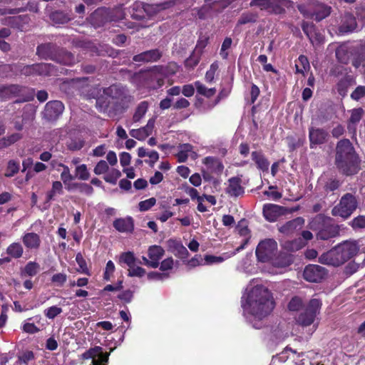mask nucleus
Segmentation results:
<instances>
[{"mask_svg":"<svg viewBox=\"0 0 365 365\" xmlns=\"http://www.w3.org/2000/svg\"><path fill=\"white\" fill-rule=\"evenodd\" d=\"M356 25L354 16L349 13L345 14L342 16L339 31L341 34L352 32L356 29Z\"/></svg>","mask_w":365,"mask_h":365,"instance_id":"obj_20","label":"nucleus"},{"mask_svg":"<svg viewBox=\"0 0 365 365\" xmlns=\"http://www.w3.org/2000/svg\"><path fill=\"white\" fill-rule=\"evenodd\" d=\"M145 274V269L135 264L128 269L129 277H142Z\"/></svg>","mask_w":365,"mask_h":365,"instance_id":"obj_62","label":"nucleus"},{"mask_svg":"<svg viewBox=\"0 0 365 365\" xmlns=\"http://www.w3.org/2000/svg\"><path fill=\"white\" fill-rule=\"evenodd\" d=\"M84 145V141L81 138H71L66 143V146L71 151L81 150Z\"/></svg>","mask_w":365,"mask_h":365,"instance_id":"obj_50","label":"nucleus"},{"mask_svg":"<svg viewBox=\"0 0 365 365\" xmlns=\"http://www.w3.org/2000/svg\"><path fill=\"white\" fill-rule=\"evenodd\" d=\"M364 96H365V86H359L358 87L356 88V89L351 94V98L355 101H359Z\"/></svg>","mask_w":365,"mask_h":365,"instance_id":"obj_64","label":"nucleus"},{"mask_svg":"<svg viewBox=\"0 0 365 365\" xmlns=\"http://www.w3.org/2000/svg\"><path fill=\"white\" fill-rule=\"evenodd\" d=\"M304 224V220L302 217H297L292 220L287 222L284 225L279 227V231L286 235H290L295 231L300 230Z\"/></svg>","mask_w":365,"mask_h":365,"instance_id":"obj_18","label":"nucleus"},{"mask_svg":"<svg viewBox=\"0 0 365 365\" xmlns=\"http://www.w3.org/2000/svg\"><path fill=\"white\" fill-rule=\"evenodd\" d=\"M359 163L351 142L347 139L340 140L336 145L335 159L339 170L346 175H355L360 170Z\"/></svg>","mask_w":365,"mask_h":365,"instance_id":"obj_2","label":"nucleus"},{"mask_svg":"<svg viewBox=\"0 0 365 365\" xmlns=\"http://www.w3.org/2000/svg\"><path fill=\"white\" fill-rule=\"evenodd\" d=\"M200 58L201 54L193 51L191 55L185 61V67L188 68H193L198 64Z\"/></svg>","mask_w":365,"mask_h":365,"instance_id":"obj_48","label":"nucleus"},{"mask_svg":"<svg viewBox=\"0 0 365 365\" xmlns=\"http://www.w3.org/2000/svg\"><path fill=\"white\" fill-rule=\"evenodd\" d=\"M339 230L335 225H326L317 233V237L319 240H327L336 237Z\"/></svg>","mask_w":365,"mask_h":365,"instance_id":"obj_27","label":"nucleus"},{"mask_svg":"<svg viewBox=\"0 0 365 365\" xmlns=\"http://www.w3.org/2000/svg\"><path fill=\"white\" fill-rule=\"evenodd\" d=\"M75 178L81 180H87L90 178V173L85 164L77 165L75 169Z\"/></svg>","mask_w":365,"mask_h":365,"instance_id":"obj_42","label":"nucleus"},{"mask_svg":"<svg viewBox=\"0 0 365 365\" xmlns=\"http://www.w3.org/2000/svg\"><path fill=\"white\" fill-rule=\"evenodd\" d=\"M149 107V104L147 101L140 102L133 116V120L134 122H138L141 120V118L145 115L148 111Z\"/></svg>","mask_w":365,"mask_h":365,"instance_id":"obj_40","label":"nucleus"},{"mask_svg":"<svg viewBox=\"0 0 365 365\" xmlns=\"http://www.w3.org/2000/svg\"><path fill=\"white\" fill-rule=\"evenodd\" d=\"M319 262L324 264L331 265L334 267L344 264L342 259L340 257L339 251L336 247L324 253L319 257Z\"/></svg>","mask_w":365,"mask_h":365,"instance_id":"obj_13","label":"nucleus"},{"mask_svg":"<svg viewBox=\"0 0 365 365\" xmlns=\"http://www.w3.org/2000/svg\"><path fill=\"white\" fill-rule=\"evenodd\" d=\"M58 166L63 168V171L61 173V180L65 185H67L74 179V177L71 174L70 169L67 165L59 163Z\"/></svg>","mask_w":365,"mask_h":365,"instance_id":"obj_49","label":"nucleus"},{"mask_svg":"<svg viewBox=\"0 0 365 365\" xmlns=\"http://www.w3.org/2000/svg\"><path fill=\"white\" fill-rule=\"evenodd\" d=\"M52 20L56 23L60 24H63L68 22L71 20V18L66 14L57 11L52 14L51 16Z\"/></svg>","mask_w":365,"mask_h":365,"instance_id":"obj_55","label":"nucleus"},{"mask_svg":"<svg viewBox=\"0 0 365 365\" xmlns=\"http://www.w3.org/2000/svg\"><path fill=\"white\" fill-rule=\"evenodd\" d=\"M54 61L61 64L71 66L76 61V58L71 52L61 49L56 52Z\"/></svg>","mask_w":365,"mask_h":365,"instance_id":"obj_28","label":"nucleus"},{"mask_svg":"<svg viewBox=\"0 0 365 365\" xmlns=\"http://www.w3.org/2000/svg\"><path fill=\"white\" fill-rule=\"evenodd\" d=\"M298 9L307 18L319 21L327 17L331 13V7L317 2L310 3L308 8L305 5H299Z\"/></svg>","mask_w":365,"mask_h":365,"instance_id":"obj_4","label":"nucleus"},{"mask_svg":"<svg viewBox=\"0 0 365 365\" xmlns=\"http://www.w3.org/2000/svg\"><path fill=\"white\" fill-rule=\"evenodd\" d=\"M138 155L140 158H144L145 156L149 157L151 165H153L159 159V154L157 151L148 150V149L143 147L138 149Z\"/></svg>","mask_w":365,"mask_h":365,"instance_id":"obj_39","label":"nucleus"},{"mask_svg":"<svg viewBox=\"0 0 365 365\" xmlns=\"http://www.w3.org/2000/svg\"><path fill=\"white\" fill-rule=\"evenodd\" d=\"M109 171V167L105 160H100L94 167L93 172L96 175H100Z\"/></svg>","mask_w":365,"mask_h":365,"instance_id":"obj_58","label":"nucleus"},{"mask_svg":"<svg viewBox=\"0 0 365 365\" xmlns=\"http://www.w3.org/2000/svg\"><path fill=\"white\" fill-rule=\"evenodd\" d=\"M327 275L325 268L317 264H309L304 270V278L311 282H318Z\"/></svg>","mask_w":365,"mask_h":365,"instance_id":"obj_7","label":"nucleus"},{"mask_svg":"<svg viewBox=\"0 0 365 365\" xmlns=\"http://www.w3.org/2000/svg\"><path fill=\"white\" fill-rule=\"evenodd\" d=\"M37 54L42 58L54 61L56 46L52 43L41 44L37 47Z\"/></svg>","mask_w":365,"mask_h":365,"instance_id":"obj_26","label":"nucleus"},{"mask_svg":"<svg viewBox=\"0 0 365 365\" xmlns=\"http://www.w3.org/2000/svg\"><path fill=\"white\" fill-rule=\"evenodd\" d=\"M277 243L274 239H264L260 241L256 248V256L262 262L273 260L277 254Z\"/></svg>","mask_w":365,"mask_h":365,"instance_id":"obj_5","label":"nucleus"},{"mask_svg":"<svg viewBox=\"0 0 365 365\" xmlns=\"http://www.w3.org/2000/svg\"><path fill=\"white\" fill-rule=\"evenodd\" d=\"M113 227L120 232H131L134 229L132 217L118 218L113 222Z\"/></svg>","mask_w":365,"mask_h":365,"instance_id":"obj_24","label":"nucleus"},{"mask_svg":"<svg viewBox=\"0 0 365 365\" xmlns=\"http://www.w3.org/2000/svg\"><path fill=\"white\" fill-rule=\"evenodd\" d=\"M162 54L158 49H153L135 55L133 61L135 62H151L156 61L161 57Z\"/></svg>","mask_w":365,"mask_h":365,"instance_id":"obj_23","label":"nucleus"},{"mask_svg":"<svg viewBox=\"0 0 365 365\" xmlns=\"http://www.w3.org/2000/svg\"><path fill=\"white\" fill-rule=\"evenodd\" d=\"M6 253L11 259H19L23 255L24 248L20 243L13 242L6 248Z\"/></svg>","mask_w":365,"mask_h":365,"instance_id":"obj_33","label":"nucleus"},{"mask_svg":"<svg viewBox=\"0 0 365 365\" xmlns=\"http://www.w3.org/2000/svg\"><path fill=\"white\" fill-rule=\"evenodd\" d=\"M309 68L308 59L304 56H300L296 63V69L298 73H303L304 70Z\"/></svg>","mask_w":365,"mask_h":365,"instance_id":"obj_56","label":"nucleus"},{"mask_svg":"<svg viewBox=\"0 0 365 365\" xmlns=\"http://www.w3.org/2000/svg\"><path fill=\"white\" fill-rule=\"evenodd\" d=\"M302 29L312 43H321L322 41V36L319 33L316 32L315 27L313 24L304 23Z\"/></svg>","mask_w":365,"mask_h":365,"instance_id":"obj_30","label":"nucleus"},{"mask_svg":"<svg viewBox=\"0 0 365 365\" xmlns=\"http://www.w3.org/2000/svg\"><path fill=\"white\" fill-rule=\"evenodd\" d=\"M336 247L344 263L353 257L359 250L357 243L355 241L350 240L344 241Z\"/></svg>","mask_w":365,"mask_h":365,"instance_id":"obj_8","label":"nucleus"},{"mask_svg":"<svg viewBox=\"0 0 365 365\" xmlns=\"http://www.w3.org/2000/svg\"><path fill=\"white\" fill-rule=\"evenodd\" d=\"M64 106L59 101H50L46 103L44 109V115L48 120L58 118L63 111Z\"/></svg>","mask_w":365,"mask_h":365,"instance_id":"obj_16","label":"nucleus"},{"mask_svg":"<svg viewBox=\"0 0 365 365\" xmlns=\"http://www.w3.org/2000/svg\"><path fill=\"white\" fill-rule=\"evenodd\" d=\"M204 163L207 168L211 172L215 173H222L224 167L222 163L214 157H207L204 159Z\"/></svg>","mask_w":365,"mask_h":365,"instance_id":"obj_31","label":"nucleus"},{"mask_svg":"<svg viewBox=\"0 0 365 365\" xmlns=\"http://www.w3.org/2000/svg\"><path fill=\"white\" fill-rule=\"evenodd\" d=\"M225 192L230 197H237L245 193V188L242 186V180L238 177H232L227 181Z\"/></svg>","mask_w":365,"mask_h":365,"instance_id":"obj_14","label":"nucleus"},{"mask_svg":"<svg viewBox=\"0 0 365 365\" xmlns=\"http://www.w3.org/2000/svg\"><path fill=\"white\" fill-rule=\"evenodd\" d=\"M290 1L288 0H271L269 12L282 14L285 7H289Z\"/></svg>","mask_w":365,"mask_h":365,"instance_id":"obj_36","label":"nucleus"},{"mask_svg":"<svg viewBox=\"0 0 365 365\" xmlns=\"http://www.w3.org/2000/svg\"><path fill=\"white\" fill-rule=\"evenodd\" d=\"M34 360V353L31 351H26L18 355L17 360L13 365H33Z\"/></svg>","mask_w":365,"mask_h":365,"instance_id":"obj_35","label":"nucleus"},{"mask_svg":"<svg viewBox=\"0 0 365 365\" xmlns=\"http://www.w3.org/2000/svg\"><path fill=\"white\" fill-rule=\"evenodd\" d=\"M363 110L361 108L354 109L351 111L348 129L350 131H355V125L359 123L362 117Z\"/></svg>","mask_w":365,"mask_h":365,"instance_id":"obj_38","label":"nucleus"},{"mask_svg":"<svg viewBox=\"0 0 365 365\" xmlns=\"http://www.w3.org/2000/svg\"><path fill=\"white\" fill-rule=\"evenodd\" d=\"M327 137L328 133L325 130L319 128H310L309 129L310 148H314L317 145L324 143Z\"/></svg>","mask_w":365,"mask_h":365,"instance_id":"obj_12","label":"nucleus"},{"mask_svg":"<svg viewBox=\"0 0 365 365\" xmlns=\"http://www.w3.org/2000/svg\"><path fill=\"white\" fill-rule=\"evenodd\" d=\"M120 262L126 264L129 268L135 264V257L131 252H123L120 257Z\"/></svg>","mask_w":365,"mask_h":365,"instance_id":"obj_54","label":"nucleus"},{"mask_svg":"<svg viewBox=\"0 0 365 365\" xmlns=\"http://www.w3.org/2000/svg\"><path fill=\"white\" fill-rule=\"evenodd\" d=\"M303 305L302 300L299 297H294L289 301L288 304V308L290 311H298L299 310Z\"/></svg>","mask_w":365,"mask_h":365,"instance_id":"obj_60","label":"nucleus"},{"mask_svg":"<svg viewBox=\"0 0 365 365\" xmlns=\"http://www.w3.org/2000/svg\"><path fill=\"white\" fill-rule=\"evenodd\" d=\"M237 230L241 236L246 237L243 243L246 240H248V241L250 240V230L248 229L247 222L245 220H242L238 222Z\"/></svg>","mask_w":365,"mask_h":365,"instance_id":"obj_52","label":"nucleus"},{"mask_svg":"<svg viewBox=\"0 0 365 365\" xmlns=\"http://www.w3.org/2000/svg\"><path fill=\"white\" fill-rule=\"evenodd\" d=\"M40 269V265L36 262H28L24 270L22 271V275H27L29 277L35 276Z\"/></svg>","mask_w":365,"mask_h":365,"instance_id":"obj_44","label":"nucleus"},{"mask_svg":"<svg viewBox=\"0 0 365 365\" xmlns=\"http://www.w3.org/2000/svg\"><path fill=\"white\" fill-rule=\"evenodd\" d=\"M121 176V173L120 170L113 168L108 172V173L104 176L103 179L106 182H109L110 184L115 185L117 182V180Z\"/></svg>","mask_w":365,"mask_h":365,"instance_id":"obj_46","label":"nucleus"},{"mask_svg":"<svg viewBox=\"0 0 365 365\" xmlns=\"http://www.w3.org/2000/svg\"><path fill=\"white\" fill-rule=\"evenodd\" d=\"M51 71L50 64L40 63L24 66L20 69V72L24 76L48 75Z\"/></svg>","mask_w":365,"mask_h":365,"instance_id":"obj_15","label":"nucleus"},{"mask_svg":"<svg viewBox=\"0 0 365 365\" xmlns=\"http://www.w3.org/2000/svg\"><path fill=\"white\" fill-rule=\"evenodd\" d=\"M252 159L256 163L257 168L262 171H267L269 168V162L263 155V154L258 151L252 153Z\"/></svg>","mask_w":365,"mask_h":365,"instance_id":"obj_32","label":"nucleus"},{"mask_svg":"<svg viewBox=\"0 0 365 365\" xmlns=\"http://www.w3.org/2000/svg\"><path fill=\"white\" fill-rule=\"evenodd\" d=\"M28 17L26 16H17L8 17L5 19L2 20L4 24H8L14 27H17L19 29L23 28V24H26L28 22Z\"/></svg>","mask_w":365,"mask_h":365,"instance_id":"obj_34","label":"nucleus"},{"mask_svg":"<svg viewBox=\"0 0 365 365\" xmlns=\"http://www.w3.org/2000/svg\"><path fill=\"white\" fill-rule=\"evenodd\" d=\"M248 243V240H246L244 243H242L240 246L236 248L235 250L228 252H224L220 256H214L207 255L205 256V264L211 265L213 264H219L225 260L235 256L237 252L242 250L245 245Z\"/></svg>","mask_w":365,"mask_h":365,"instance_id":"obj_10","label":"nucleus"},{"mask_svg":"<svg viewBox=\"0 0 365 365\" xmlns=\"http://www.w3.org/2000/svg\"><path fill=\"white\" fill-rule=\"evenodd\" d=\"M20 170L19 163L14 160H11L9 161L7 168L5 173V176L8 178L13 177L15 174H16Z\"/></svg>","mask_w":365,"mask_h":365,"instance_id":"obj_45","label":"nucleus"},{"mask_svg":"<svg viewBox=\"0 0 365 365\" xmlns=\"http://www.w3.org/2000/svg\"><path fill=\"white\" fill-rule=\"evenodd\" d=\"M90 93L86 95L87 98L96 99V108L101 112H106L110 103V99L103 93L101 94V88L99 87H91L89 91Z\"/></svg>","mask_w":365,"mask_h":365,"instance_id":"obj_9","label":"nucleus"},{"mask_svg":"<svg viewBox=\"0 0 365 365\" xmlns=\"http://www.w3.org/2000/svg\"><path fill=\"white\" fill-rule=\"evenodd\" d=\"M22 87L16 84L1 86L0 87V98L3 101H8L21 95Z\"/></svg>","mask_w":365,"mask_h":365,"instance_id":"obj_17","label":"nucleus"},{"mask_svg":"<svg viewBox=\"0 0 365 365\" xmlns=\"http://www.w3.org/2000/svg\"><path fill=\"white\" fill-rule=\"evenodd\" d=\"M63 312L62 308L57 306H51L43 311V314L48 319H53L56 317L61 314Z\"/></svg>","mask_w":365,"mask_h":365,"instance_id":"obj_51","label":"nucleus"},{"mask_svg":"<svg viewBox=\"0 0 365 365\" xmlns=\"http://www.w3.org/2000/svg\"><path fill=\"white\" fill-rule=\"evenodd\" d=\"M76 261L79 267V268L77 269V272L81 274L91 275L89 269L87 267L86 262L81 253H78L76 255Z\"/></svg>","mask_w":365,"mask_h":365,"instance_id":"obj_47","label":"nucleus"},{"mask_svg":"<svg viewBox=\"0 0 365 365\" xmlns=\"http://www.w3.org/2000/svg\"><path fill=\"white\" fill-rule=\"evenodd\" d=\"M322 307V302L316 298L312 299L308 303L304 312L301 313L297 322L303 327L311 325L317 315L319 313Z\"/></svg>","mask_w":365,"mask_h":365,"instance_id":"obj_6","label":"nucleus"},{"mask_svg":"<svg viewBox=\"0 0 365 365\" xmlns=\"http://www.w3.org/2000/svg\"><path fill=\"white\" fill-rule=\"evenodd\" d=\"M127 10L130 17L133 19L140 20L145 17V11L144 3L142 1H135Z\"/></svg>","mask_w":365,"mask_h":365,"instance_id":"obj_25","label":"nucleus"},{"mask_svg":"<svg viewBox=\"0 0 365 365\" xmlns=\"http://www.w3.org/2000/svg\"><path fill=\"white\" fill-rule=\"evenodd\" d=\"M192 146L188 143L182 144L180 146V150L177 154L178 160L180 163L186 161L188 158V153L192 152Z\"/></svg>","mask_w":365,"mask_h":365,"instance_id":"obj_43","label":"nucleus"},{"mask_svg":"<svg viewBox=\"0 0 365 365\" xmlns=\"http://www.w3.org/2000/svg\"><path fill=\"white\" fill-rule=\"evenodd\" d=\"M195 86L196 88L197 92L199 94L202 95L207 98L213 96L216 93V89L215 88H207L200 81H195Z\"/></svg>","mask_w":365,"mask_h":365,"instance_id":"obj_41","label":"nucleus"},{"mask_svg":"<svg viewBox=\"0 0 365 365\" xmlns=\"http://www.w3.org/2000/svg\"><path fill=\"white\" fill-rule=\"evenodd\" d=\"M168 242L170 248L172 249V251L175 256L181 259L187 257L189 252L187 248L183 246L181 242L175 240H170Z\"/></svg>","mask_w":365,"mask_h":365,"instance_id":"obj_29","label":"nucleus"},{"mask_svg":"<svg viewBox=\"0 0 365 365\" xmlns=\"http://www.w3.org/2000/svg\"><path fill=\"white\" fill-rule=\"evenodd\" d=\"M354 229H362L365 227V215H359L350 222Z\"/></svg>","mask_w":365,"mask_h":365,"instance_id":"obj_63","label":"nucleus"},{"mask_svg":"<svg viewBox=\"0 0 365 365\" xmlns=\"http://www.w3.org/2000/svg\"><path fill=\"white\" fill-rule=\"evenodd\" d=\"M352 65L356 68L361 66L363 68L365 67V46H361L354 53Z\"/></svg>","mask_w":365,"mask_h":365,"instance_id":"obj_37","label":"nucleus"},{"mask_svg":"<svg viewBox=\"0 0 365 365\" xmlns=\"http://www.w3.org/2000/svg\"><path fill=\"white\" fill-rule=\"evenodd\" d=\"M24 246L29 250H38L41 245V239L35 232H26L21 237Z\"/></svg>","mask_w":365,"mask_h":365,"instance_id":"obj_22","label":"nucleus"},{"mask_svg":"<svg viewBox=\"0 0 365 365\" xmlns=\"http://www.w3.org/2000/svg\"><path fill=\"white\" fill-rule=\"evenodd\" d=\"M358 207V201L354 195L351 193L344 195L339 202L331 210V214L335 217H341L343 219L349 218Z\"/></svg>","mask_w":365,"mask_h":365,"instance_id":"obj_3","label":"nucleus"},{"mask_svg":"<svg viewBox=\"0 0 365 365\" xmlns=\"http://www.w3.org/2000/svg\"><path fill=\"white\" fill-rule=\"evenodd\" d=\"M257 15L254 14H242L238 20V24L242 25L248 23L255 22L257 20Z\"/></svg>","mask_w":365,"mask_h":365,"instance_id":"obj_61","label":"nucleus"},{"mask_svg":"<svg viewBox=\"0 0 365 365\" xmlns=\"http://www.w3.org/2000/svg\"><path fill=\"white\" fill-rule=\"evenodd\" d=\"M63 193V185L60 181H54L52 183V188L49 192L47 194L48 200H52L54 195L56 194H62Z\"/></svg>","mask_w":365,"mask_h":365,"instance_id":"obj_53","label":"nucleus"},{"mask_svg":"<svg viewBox=\"0 0 365 365\" xmlns=\"http://www.w3.org/2000/svg\"><path fill=\"white\" fill-rule=\"evenodd\" d=\"M255 279L250 282L246 289L247 293L242 298V307L245 315L255 329L262 327V321L274 309V301L267 288L256 284Z\"/></svg>","mask_w":365,"mask_h":365,"instance_id":"obj_1","label":"nucleus"},{"mask_svg":"<svg viewBox=\"0 0 365 365\" xmlns=\"http://www.w3.org/2000/svg\"><path fill=\"white\" fill-rule=\"evenodd\" d=\"M164 255V249L159 245H152L148 247V256L152 262V268H157L160 265V260Z\"/></svg>","mask_w":365,"mask_h":365,"instance_id":"obj_19","label":"nucleus"},{"mask_svg":"<svg viewBox=\"0 0 365 365\" xmlns=\"http://www.w3.org/2000/svg\"><path fill=\"white\" fill-rule=\"evenodd\" d=\"M103 93L104 96L112 100L123 99L126 94L124 87L120 85H112L108 88H103Z\"/></svg>","mask_w":365,"mask_h":365,"instance_id":"obj_21","label":"nucleus"},{"mask_svg":"<svg viewBox=\"0 0 365 365\" xmlns=\"http://www.w3.org/2000/svg\"><path fill=\"white\" fill-rule=\"evenodd\" d=\"M271 0H252L251 6H257L261 10H266L269 12Z\"/></svg>","mask_w":365,"mask_h":365,"instance_id":"obj_59","label":"nucleus"},{"mask_svg":"<svg viewBox=\"0 0 365 365\" xmlns=\"http://www.w3.org/2000/svg\"><path fill=\"white\" fill-rule=\"evenodd\" d=\"M287 209L282 206L274 204H265L263 206V215L266 220L274 222L277 218L285 214Z\"/></svg>","mask_w":365,"mask_h":365,"instance_id":"obj_11","label":"nucleus"},{"mask_svg":"<svg viewBox=\"0 0 365 365\" xmlns=\"http://www.w3.org/2000/svg\"><path fill=\"white\" fill-rule=\"evenodd\" d=\"M341 185V182L336 179L329 178L324 185V190L327 192H333Z\"/></svg>","mask_w":365,"mask_h":365,"instance_id":"obj_57","label":"nucleus"}]
</instances>
